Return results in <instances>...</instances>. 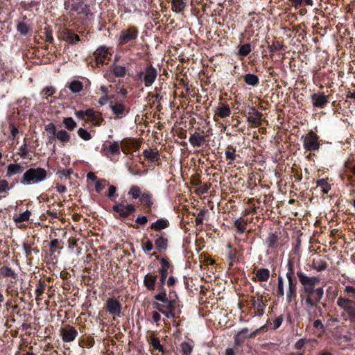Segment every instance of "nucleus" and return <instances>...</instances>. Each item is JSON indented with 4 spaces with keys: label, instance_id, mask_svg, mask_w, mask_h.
Listing matches in <instances>:
<instances>
[{
    "label": "nucleus",
    "instance_id": "8fccbe9b",
    "mask_svg": "<svg viewBox=\"0 0 355 355\" xmlns=\"http://www.w3.org/2000/svg\"><path fill=\"white\" fill-rule=\"evenodd\" d=\"M141 248L145 252L151 251L153 248L152 241L149 239H147L145 242L142 243Z\"/></svg>",
    "mask_w": 355,
    "mask_h": 355
},
{
    "label": "nucleus",
    "instance_id": "3c124183",
    "mask_svg": "<svg viewBox=\"0 0 355 355\" xmlns=\"http://www.w3.org/2000/svg\"><path fill=\"white\" fill-rule=\"evenodd\" d=\"M234 225L239 233H243L245 230V223L243 221L241 220H236Z\"/></svg>",
    "mask_w": 355,
    "mask_h": 355
},
{
    "label": "nucleus",
    "instance_id": "7ed1b4c3",
    "mask_svg": "<svg viewBox=\"0 0 355 355\" xmlns=\"http://www.w3.org/2000/svg\"><path fill=\"white\" fill-rule=\"evenodd\" d=\"M301 139L303 142V148L306 151H315L320 148L319 136L313 131L302 136Z\"/></svg>",
    "mask_w": 355,
    "mask_h": 355
},
{
    "label": "nucleus",
    "instance_id": "4be33fe9",
    "mask_svg": "<svg viewBox=\"0 0 355 355\" xmlns=\"http://www.w3.org/2000/svg\"><path fill=\"white\" fill-rule=\"evenodd\" d=\"M168 225L169 223L166 219L159 218L155 222L153 223L150 225V227L155 230H162L168 227Z\"/></svg>",
    "mask_w": 355,
    "mask_h": 355
},
{
    "label": "nucleus",
    "instance_id": "79ce46f5",
    "mask_svg": "<svg viewBox=\"0 0 355 355\" xmlns=\"http://www.w3.org/2000/svg\"><path fill=\"white\" fill-rule=\"evenodd\" d=\"M313 267L317 271L320 272V271L325 270L327 268V264L324 261H313Z\"/></svg>",
    "mask_w": 355,
    "mask_h": 355
},
{
    "label": "nucleus",
    "instance_id": "423d86ee",
    "mask_svg": "<svg viewBox=\"0 0 355 355\" xmlns=\"http://www.w3.org/2000/svg\"><path fill=\"white\" fill-rule=\"evenodd\" d=\"M157 76V69L152 65H148L143 71L138 73V77L143 79L146 87L152 85Z\"/></svg>",
    "mask_w": 355,
    "mask_h": 355
},
{
    "label": "nucleus",
    "instance_id": "bf43d9fd",
    "mask_svg": "<svg viewBox=\"0 0 355 355\" xmlns=\"http://www.w3.org/2000/svg\"><path fill=\"white\" fill-rule=\"evenodd\" d=\"M235 151H236L235 149H233L232 151L226 150L225 153L226 158L231 161L235 160V159H236Z\"/></svg>",
    "mask_w": 355,
    "mask_h": 355
},
{
    "label": "nucleus",
    "instance_id": "20e7f679",
    "mask_svg": "<svg viewBox=\"0 0 355 355\" xmlns=\"http://www.w3.org/2000/svg\"><path fill=\"white\" fill-rule=\"evenodd\" d=\"M139 35L138 28L135 26H129L123 29L119 35V43L123 45L136 40Z\"/></svg>",
    "mask_w": 355,
    "mask_h": 355
},
{
    "label": "nucleus",
    "instance_id": "dca6fc26",
    "mask_svg": "<svg viewBox=\"0 0 355 355\" xmlns=\"http://www.w3.org/2000/svg\"><path fill=\"white\" fill-rule=\"evenodd\" d=\"M189 141L193 147H200L205 141V137L201 135L199 132H194L191 135L189 139Z\"/></svg>",
    "mask_w": 355,
    "mask_h": 355
},
{
    "label": "nucleus",
    "instance_id": "4468645a",
    "mask_svg": "<svg viewBox=\"0 0 355 355\" xmlns=\"http://www.w3.org/2000/svg\"><path fill=\"white\" fill-rule=\"evenodd\" d=\"M311 98L315 107H324L328 103L327 96L320 93H314Z\"/></svg>",
    "mask_w": 355,
    "mask_h": 355
},
{
    "label": "nucleus",
    "instance_id": "f03ea898",
    "mask_svg": "<svg viewBox=\"0 0 355 355\" xmlns=\"http://www.w3.org/2000/svg\"><path fill=\"white\" fill-rule=\"evenodd\" d=\"M47 176L44 168L37 167L28 169L24 174L21 183L24 185L35 184L44 181Z\"/></svg>",
    "mask_w": 355,
    "mask_h": 355
},
{
    "label": "nucleus",
    "instance_id": "37998d69",
    "mask_svg": "<svg viewBox=\"0 0 355 355\" xmlns=\"http://www.w3.org/2000/svg\"><path fill=\"white\" fill-rule=\"evenodd\" d=\"M181 349L183 355H190L193 351V347L186 342L181 344Z\"/></svg>",
    "mask_w": 355,
    "mask_h": 355
},
{
    "label": "nucleus",
    "instance_id": "aec40b11",
    "mask_svg": "<svg viewBox=\"0 0 355 355\" xmlns=\"http://www.w3.org/2000/svg\"><path fill=\"white\" fill-rule=\"evenodd\" d=\"M153 307L154 309H157L158 311L161 312L162 314H164L168 318H175V313H174L175 309H163V306H161V304L157 303V302L153 304Z\"/></svg>",
    "mask_w": 355,
    "mask_h": 355
},
{
    "label": "nucleus",
    "instance_id": "c03bdc74",
    "mask_svg": "<svg viewBox=\"0 0 355 355\" xmlns=\"http://www.w3.org/2000/svg\"><path fill=\"white\" fill-rule=\"evenodd\" d=\"M251 51V46L249 44H244L239 48V53L242 56H246Z\"/></svg>",
    "mask_w": 355,
    "mask_h": 355
},
{
    "label": "nucleus",
    "instance_id": "49530a36",
    "mask_svg": "<svg viewBox=\"0 0 355 355\" xmlns=\"http://www.w3.org/2000/svg\"><path fill=\"white\" fill-rule=\"evenodd\" d=\"M293 5L295 8H299L301 6L302 3H304L306 6H312L313 5V0H291Z\"/></svg>",
    "mask_w": 355,
    "mask_h": 355
},
{
    "label": "nucleus",
    "instance_id": "cd10ccee",
    "mask_svg": "<svg viewBox=\"0 0 355 355\" xmlns=\"http://www.w3.org/2000/svg\"><path fill=\"white\" fill-rule=\"evenodd\" d=\"M256 276L260 282L267 281L270 277V271L267 268H261L257 270Z\"/></svg>",
    "mask_w": 355,
    "mask_h": 355
},
{
    "label": "nucleus",
    "instance_id": "2f4dec72",
    "mask_svg": "<svg viewBox=\"0 0 355 355\" xmlns=\"http://www.w3.org/2000/svg\"><path fill=\"white\" fill-rule=\"evenodd\" d=\"M69 88L73 93H78L83 89V84L78 80H73L69 84Z\"/></svg>",
    "mask_w": 355,
    "mask_h": 355
},
{
    "label": "nucleus",
    "instance_id": "6e6d98bb",
    "mask_svg": "<svg viewBox=\"0 0 355 355\" xmlns=\"http://www.w3.org/2000/svg\"><path fill=\"white\" fill-rule=\"evenodd\" d=\"M277 240H278L277 236L274 234H270L267 239L268 245L270 247L274 246V245L277 243Z\"/></svg>",
    "mask_w": 355,
    "mask_h": 355
},
{
    "label": "nucleus",
    "instance_id": "4c0bfd02",
    "mask_svg": "<svg viewBox=\"0 0 355 355\" xmlns=\"http://www.w3.org/2000/svg\"><path fill=\"white\" fill-rule=\"evenodd\" d=\"M128 194L131 196L132 198L137 199L138 198H140L142 193L141 192L140 189L137 186L133 185L131 186V187L130 188Z\"/></svg>",
    "mask_w": 355,
    "mask_h": 355
},
{
    "label": "nucleus",
    "instance_id": "13d9d810",
    "mask_svg": "<svg viewBox=\"0 0 355 355\" xmlns=\"http://www.w3.org/2000/svg\"><path fill=\"white\" fill-rule=\"evenodd\" d=\"M281 48H282V45L278 42L273 43L272 44L268 46V49H269L270 52L272 53L281 49Z\"/></svg>",
    "mask_w": 355,
    "mask_h": 355
},
{
    "label": "nucleus",
    "instance_id": "603ef678",
    "mask_svg": "<svg viewBox=\"0 0 355 355\" xmlns=\"http://www.w3.org/2000/svg\"><path fill=\"white\" fill-rule=\"evenodd\" d=\"M10 189L8 182L6 180L0 179V193L6 192Z\"/></svg>",
    "mask_w": 355,
    "mask_h": 355
},
{
    "label": "nucleus",
    "instance_id": "680f3d73",
    "mask_svg": "<svg viewBox=\"0 0 355 355\" xmlns=\"http://www.w3.org/2000/svg\"><path fill=\"white\" fill-rule=\"evenodd\" d=\"M159 272L160 275V282L162 284H164L167 278L168 272L164 270H159Z\"/></svg>",
    "mask_w": 355,
    "mask_h": 355
},
{
    "label": "nucleus",
    "instance_id": "58836bf2",
    "mask_svg": "<svg viewBox=\"0 0 355 355\" xmlns=\"http://www.w3.org/2000/svg\"><path fill=\"white\" fill-rule=\"evenodd\" d=\"M113 73L116 77H123L126 74V69L121 65H116L114 67Z\"/></svg>",
    "mask_w": 355,
    "mask_h": 355
},
{
    "label": "nucleus",
    "instance_id": "f704fd0d",
    "mask_svg": "<svg viewBox=\"0 0 355 355\" xmlns=\"http://www.w3.org/2000/svg\"><path fill=\"white\" fill-rule=\"evenodd\" d=\"M63 123L69 130H73L76 127V122L72 117L64 118Z\"/></svg>",
    "mask_w": 355,
    "mask_h": 355
},
{
    "label": "nucleus",
    "instance_id": "e433bc0d",
    "mask_svg": "<svg viewBox=\"0 0 355 355\" xmlns=\"http://www.w3.org/2000/svg\"><path fill=\"white\" fill-rule=\"evenodd\" d=\"M293 275H294L293 264L291 261H288V264H287V272L286 274L287 281L296 280L294 278Z\"/></svg>",
    "mask_w": 355,
    "mask_h": 355
},
{
    "label": "nucleus",
    "instance_id": "a211bd4d",
    "mask_svg": "<svg viewBox=\"0 0 355 355\" xmlns=\"http://www.w3.org/2000/svg\"><path fill=\"white\" fill-rule=\"evenodd\" d=\"M24 171L23 166H21L19 164H10L7 167V173L6 175L8 177H11L16 174H19L22 173Z\"/></svg>",
    "mask_w": 355,
    "mask_h": 355
},
{
    "label": "nucleus",
    "instance_id": "a18cd8bd",
    "mask_svg": "<svg viewBox=\"0 0 355 355\" xmlns=\"http://www.w3.org/2000/svg\"><path fill=\"white\" fill-rule=\"evenodd\" d=\"M66 40L69 43H76L80 40V37L76 34H74L71 32H68L67 33Z\"/></svg>",
    "mask_w": 355,
    "mask_h": 355
},
{
    "label": "nucleus",
    "instance_id": "6ab92c4d",
    "mask_svg": "<svg viewBox=\"0 0 355 355\" xmlns=\"http://www.w3.org/2000/svg\"><path fill=\"white\" fill-rule=\"evenodd\" d=\"M156 280V275L147 274L145 275L144 279V285L145 286L146 288H147L149 290H154L155 288Z\"/></svg>",
    "mask_w": 355,
    "mask_h": 355
},
{
    "label": "nucleus",
    "instance_id": "ddd939ff",
    "mask_svg": "<svg viewBox=\"0 0 355 355\" xmlns=\"http://www.w3.org/2000/svg\"><path fill=\"white\" fill-rule=\"evenodd\" d=\"M252 305L256 310L257 315H262L263 314L266 304L263 302L262 295H257V297H254Z\"/></svg>",
    "mask_w": 355,
    "mask_h": 355
},
{
    "label": "nucleus",
    "instance_id": "1a4fd4ad",
    "mask_svg": "<svg viewBox=\"0 0 355 355\" xmlns=\"http://www.w3.org/2000/svg\"><path fill=\"white\" fill-rule=\"evenodd\" d=\"M286 300L288 303L295 300L297 297V281H287V285L285 291Z\"/></svg>",
    "mask_w": 355,
    "mask_h": 355
},
{
    "label": "nucleus",
    "instance_id": "412c9836",
    "mask_svg": "<svg viewBox=\"0 0 355 355\" xmlns=\"http://www.w3.org/2000/svg\"><path fill=\"white\" fill-rule=\"evenodd\" d=\"M231 110L228 105L221 103L216 111V114L220 118H225L230 115Z\"/></svg>",
    "mask_w": 355,
    "mask_h": 355
},
{
    "label": "nucleus",
    "instance_id": "f3484780",
    "mask_svg": "<svg viewBox=\"0 0 355 355\" xmlns=\"http://www.w3.org/2000/svg\"><path fill=\"white\" fill-rule=\"evenodd\" d=\"M123 141H113L108 146L103 145V149H107L110 155H118L120 154V149L122 148L121 144Z\"/></svg>",
    "mask_w": 355,
    "mask_h": 355
},
{
    "label": "nucleus",
    "instance_id": "7c9ffc66",
    "mask_svg": "<svg viewBox=\"0 0 355 355\" xmlns=\"http://www.w3.org/2000/svg\"><path fill=\"white\" fill-rule=\"evenodd\" d=\"M55 137L61 142H68L70 140L69 134L64 130L58 131Z\"/></svg>",
    "mask_w": 355,
    "mask_h": 355
},
{
    "label": "nucleus",
    "instance_id": "72a5a7b5",
    "mask_svg": "<svg viewBox=\"0 0 355 355\" xmlns=\"http://www.w3.org/2000/svg\"><path fill=\"white\" fill-rule=\"evenodd\" d=\"M172 6H173V10L176 12H178V13L183 11L184 9V7H185V4H184L183 0H173Z\"/></svg>",
    "mask_w": 355,
    "mask_h": 355
},
{
    "label": "nucleus",
    "instance_id": "a19ab883",
    "mask_svg": "<svg viewBox=\"0 0 355 355\" xmlns=\"http://www.w3.org/2000/svg\"><path fill=\"white\" fill-rule=\"evenodd\" d=\"M78 136L85 141H89L91 139V134L85 128H79L77 132Z\"/></svg>",
    "mask_w": 355,
    "mask_h": 355
},
{
    "label": "nucleus",
    "instance_id": "c756f323",
    "mask_svg": "<svg viewBox=\"0 0 355 355\" xmlns=\"http://www.w3.org/2000/svg\"><path fill=\"white\" fill-rule=\"evenodd\" d=\"M276 295L278 297H283L285 295L284 281L283 277L281 275L278 276Z\"/></svg>",
    "mask_w": 355,
    "mask_h": 355
},
{
    "label": "nucleus",
    "instance_id": "9b49d317",
    "mask_svg": "<svg viewBox=\"0 0 355 355\" xmlns=\"http://www.w3.org/2000/svg\"><path fill=\"white\" fill-rule=\"evenodd\" d=\"M113 209L119 213L121 216L126 217L135 211V207L132 205H125L121 203H117L114 205Z\"/></svg>",
    "mask_w": 355,
    "mask_h": 355
},
{
    "label": "nucleus",
    "instance_id": "4d7b16f0",
    "mask_svg": "<svg viewBox=\"0 0 355 355\" xmlns=\"http://www.w3.org/2000/svg\"><path fill=\"white\" fill-rule=\"evenodd\" d=\"M28 150L26 144H24L20 147L19 155L22 158H26L27 157Z\"/></svg>",
    "mask_w": 355,
    "mask_h": 355
},
{
    "label": "nucleus",
    "instance_id": "338daca9",
    "mask_svg": "<svg viewBox=\"0 0 355 355\" xmlns=\"http://www.w3.org/2000/svg\"><path fill=\"white\" fill-rule=\"evenodd\" d=\"M345 291L352 295V297L355 299V288L351 286H347L345 287Z\"/></svg>",
    "mask_w": 355,
    "mask_h": 355
},
{
    "label": "nucleus",
    "instance_id": "ea45409f",
    "mask_svg": "<svg viewBox=\"0 0 355 355\" xmlns=\"http://www.w3.org/2000/svg\"><path fill=\"white\" fill-rule=\"evenodd\" d=\"M17 30L21 35H26L30 31V27L28 24L24 22H19L17 26Z\"/></svg>",
    "mask_w": 355,
    "mask_h": 355
},
{
    "label": "nucleus",
    "instance_id": "e2e57ef3",
    "mask_svg": "<svg viewBox=\"0 0 355 355\" xmlns=\"http://www.w3.org/2000/svg\"><path fill=\"white\" fill-rule=\"evenodd\" d=\"M85 116H87L89 119H95V112L92 109H88L84 112Z\"/></svg>",
    "mask_w": 355,
    "mask_h": 355
},
{
    "label": "nucleus",
    "instance_id": "5701e85b",
    "mask_svg": "<svg viewBox=\"0 0 355 355\" xmlns=\"http://www.w3.org/2000/svg\"><path fill=\"white\" fill-rule=\"evenodd\" d=\"M31 215V213L28 210H26L23 213L19 214H15L13 215V220L17 223L28 221L30 218Z\"/></svg>",
    "mask_w": 355,
    "mask_h": 355
},
{
    "label": "nucleus",
    "instance_id": "b1692460",
    "mask_svg": "<svg viewBox=\"0 0 355 355\" xmlns=\"http://www.w3.org/2000/svg\"><path fill=\"white\" fill-rule=\"evenodd\" d=\"M140 202L146 207H151L153 204L152 194L149 192L143 193L140 198Z\"/></svg>",
    "mask_w": 355,
    "mask_h": 355
},
{
    "label": "nucleus",
    "instance_id": "0e129e2a",
    "mask_svg": "<svg viewBox=\"0 0 355 355\" xmlns=\"http://www.w3.org/2000/svg\"><path fill=\"white\" fill-rule=\"evenodd\" d=\"M23 248H24V253H25L26 257L31 255L32 252H33V250H35L34 249H33L28 244H24V246H23Z\"/></svg>",
    "mask_w": 355,
    "mask_h": 355
},
{
    "label": "nucleus",
    "instance_id": "6e6552de",
    "mask_svg": "<svg viewBox=\"0 0 355 355\" xmlns=\"http://www.w3.org/2000/svg\"><path fill=\"white\" fill-rule=\"evenodd\" d=\"M60 335L64 343H70L76 338L78 331L73 327L67 326L60 329Z\"/></svg>",
    "mask_w": 355,
    "mask_h": 355
},
{
    "label": "nucleus",
    "instance_id": "39448f33",
    "mask_svg": "<svg viewBox=\"0 0 355 355\" xmlns=\"http://www.w3.org/2000/svg\"><path fill=\"white\" fill-rule=\"evenodd\" d=\"M337 304L348 314L349 318L351 321L355 322L354 301L340 296L338 298Z\"/></svg>",
    "mask_w": 355,
    "mask_h": 355
},
{
    "label": "nucleus",
    "instance_id": "f8f14e48",
    "mask_svg": "<svg viewBox=\"0 0 355 355\" xmlns=\"http://www.w3.org/2000/svg\"><path fill=\"white\" fill-rule=\"evenodd\" d=\"M106 309L110 314L119 316L121 314V304L115 299H108L106 302Z\"/></svg>",
    "mask_w": 355,
    "mask_h": 355
},
{
    "label": "nucleus",
    "instance_id": "0eeeda50",
    "mask_svg": "<svg viewBox=\"0 0 355 355\" xmlns=\"http://www.w3.org/2000/svg\"><path fill=\"white\" fill-rule=\"evenodd\" d=\"M154 298L159 301L162 302L163 304H161V306H163V309H175L177 305V302L175 299H169L166 296V293L164 291H162L160 293L156 294L154 296Z\"/></svg>",
    "mask_w": 355,
    "mask_h": 355
},
{
    "label": "nucleus",
    "instance_id": "2eb2a0df",
    "mask_svg": "<svg viewBox=\"0 0 355 355\" xmlns=\"http://www.w3.org/2000/svg\"><path fill=\"white\" fill-rule=\"evenodd\" d=\"M261 113L258 112L254 107H250L248 112V121L255 125L261 123Z\"/></svg>",
    "mask_w": 355,
    "mask_h": 355
},
{
    "label": "nucleus",
    "instance_id": "052dcab7",
    "mask_svg": "<svg viewBox=\"0 0 355 355\" xmlns=\"http://www.w3.org/2000/svg\"><path fill=\"white\" fill-rule=\"evenodd\" d=\"M160 262L162 263V268L159 270H164L168 271V269L171 266L170 263L164 258H162Z\"/></svg>",
    "mask_w": 355,
    "mask_h": 355
},
{
    "label": "nucleus",
    "instance_id": "09e8293b",
    "mask_svg": "<svg viewBox=\"0 0 355 355\" xmlns=\"http://www.w3.org/2000/svg\"><path fill=\"white\" fill-rule=\"evenodd\" d=\"M45 130L49 134L51 135V137H55L58 132L56 130L55 125L52 123L47 124L45 126Z\"/></svg>",
    "mask_w": 355,
    "mask_h": 355
},
{
    "label": "nucleus",
    "instance_id": "5fc2aeb1",
    "mask_svg": "<svg viewBox=\"0 0 355 355\" xmlns=\"http://www.w3.org/2000/svg\"><path fill=\"white\" fill-rule=\"evenodd\" d=\"M55 92V88L53 87L49 86V87H46L43 89L42 94L47 96H51Z\"/></svg>",
    "mask_w": 355,
    "mask_h": 355
},
{
    "label": "nucleus",
    "instance_id": "c85d7f7f",
    "mask_svg": "<svg viewBox=\"0 0 355 355\" xmlns=\"http://www.w3.org/2000/svg\"><path fill=\"white\" fill-rule=\"evenodd\" d=\"M46 288V283L44 280L40 279L38 283L36 285L35 293H36V300H41L40 297L44 293Z\"/></svg>",
    "mask_w": 355,
    "mask_h": 355
},
{
    "label": "nucleus",
    "instance_id": "774afa93",
    "mask_svg": "<svg viewBox=\"0 0 355 355\" xmlns=\"http://www.w3.org/2000/svg\"><path fill=\"white\" fill-rule=\"evenodd\" d=\"M109 101V98L107 95H105L101 97L98 100V103L100 105L103 106L106 105Z\"/></svg>",
    "mask_w": 355,
    "mask_h": 355
},
{
    "label": "nucleus",
    "instance_id": "69168bd1",
    "mask_svg": "<svg viewBox=\"0 0 355 355\" xmlns=\"http://www.w3.org/2000/svg\"><path fill=\"white\" fill-rule=\"evenodd\" d=\"M135 221L139 224L145 225L148 222V218L146 216H138Z\"/></svg>",
    "mask_w": 355,
    "mask_h": 355
},
{
    "label": "nucleus",
    "instance_id": "bb28decb",
    "mask_svg": "<svg viewBox=\"0 0 355 355\" xmlns=\"http://www.w3.org/2000/svg\"><path fill=\"white\" fill-rule=\"evenodd\" d=\"M0 275L4 277L15 278L17 277V273L8 266H2L0 268Z\"/></svg>",
    "mask_w": 355,
    "mask_h": 355
},
{
    "label": "nucleus",
    "instance_id": "c9c22d12",
    "mask_svg": "<svg viewBox=\"0 0 355 355\" xmlns=\"http://www.w3.org/2000/svg\"><path fill=\"white\" fill-rule=\"evenodd\" d=\"M317 186L322 188V192L324 194L328 193V192L329 191L330 186L327 182V180L324 178L318 180Z\"/></svg>",
    "mask_w": 355,
    "mask_h": 355
},
{
    "label": "nucleus",
    "instance_id": "473e14b6",
    "mask_svg": "<svg viewBox=\"0 0 355 355\" xmlns=\"http://www.w3.org/2000/svg\"><path fill=\"white\" fill-rule=\"evenodd\" d=\"M144 156L150 160L153 161L155 159H157L159 157L158 153L156 151H154L151 149H146L143 151Z\"/></svg>",
    "mask_w": 355,
    "mask_h": 355
},
{
    "label": "nucleus",
    "instance_id": "9d476101",
    "mask_svg": "<svg viewBox=\"0 0 355 355\" xmlns=\"http://www.w3.org/2000/svg\"><path fill=\"white\" fill-rule=\"evenodd\" d=\"M110 107L113 113L117 118H122L126 115L129 110L128 108L123 103L110 102Z\"/></svg>",
    "mask_w": 355,
    "mask_h": 355
},
{
    "label": "nucleus",
    "instance_id": "a878e982",
    "mask_svg": "<svg viewBox=\"0 0 355 355\" xmlns=\"http://www.w3.org/2000/svg\"><path fill=\"white\" fill-rule=\"evenodd\" d=\"M155 244L159 250H165L168 247V239L163 236H158L155 241Z\"/></svg>",
    "mask_w": 355,
    "mask_h": 355
},
{
    "label": "nucleus",
    "instance_id": "864d4df0",
    "mask_svg": "<svg viewBox=\"0 0 355 355\" xmlns=\"http://www.w3.org/2000/svg\"><path fill=\"white\" fill-rule=\"evenodd\" d=\"M151 344L155 349H157L159 352L163 351V348L160 344V341H159V338H153L151 340Z\"/></svg>",
    "mask_w": 355,
    "mask_h": 355
},
{
    "label": "nucleus",
    "instance_id": "f257e3e1",
    "mask_svg": "<svg viewBox=\"0 0 355 355\" xmlns=\"http://www.w3.org/2000/svg\"><path fill=\"white\" fill-rule=\"evenodd\" d=\"M297 276L302 285L300 295L304 300L307 308L316 306L324 295L322 288H315V285L320 282V278L308 276L301 270L297 272Z\"/></svg>",
    "mask_w": 355,
    "mask_h": 355
},
{
    "label": "nucleus",
    "instance_id": "393cba45",
    "mask_svg": "<svg viewBox=\"0 0 355 355\" xmlns=\"http://www.w3.org/2000/svg\"><path fill=\"white\" fill-rule=\"evenodd\" d=\"M244 80L247 85L250 86H257L259 83L258 76L253 73H247L244 76Z\"/></svg>",
    "mask_w": 355,
    "mask_h": 355
},
{
    "label": "nucleus",
    "instance_id": "de8ad7c7",
    "mask_svg": "<svg viewBox=\"0 0 355 355\" xmlns=\"http://www.w3.org/2000/svg\"><path fill=\"white\" fill-rule=\"evenodd\" d=\"M108 185L107 182L105 180H98L96 182L95 189L97 192H101L102 190L105 189V187Z\"/></svg>",
    "mask_w": 355,
    "mask_h": 355
}]
</instances>
